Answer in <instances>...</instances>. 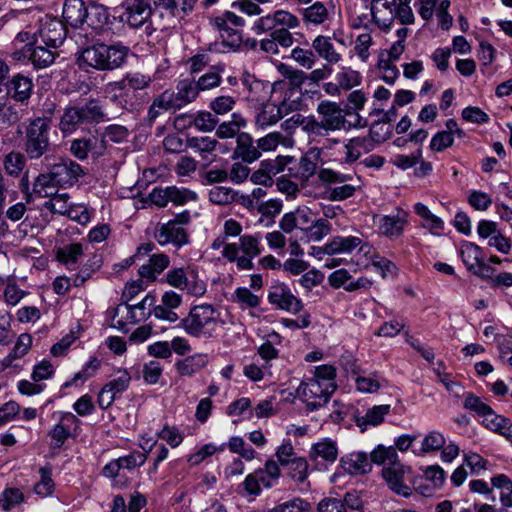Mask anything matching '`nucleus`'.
<instances>
[{
    "label": "nucleus",
    "instance_id": "obj_1",
    "mask_svg": "<svg viewBox=\"0 0 512 512\" xmlns=\"http://www.w3.org/2000/svg\"><path fill=\"white\" fill-rule=\"evenodd\" d=\"M129 51V47L121 43L90 45L77 53V64L80 70L87 73L113 71L126 63Z\"/></svg>",
    "mask_w": 512,
    "mask_h": 512
},
{
    "label": "nucleus",
    "instance_id": "obj_2",
    "mask_svg": "<svg viewBox=\"0 0 512 512\" xmlns=\"http://www.w3.org/2000/svg\"><path fill=\"white\" fill-rule=\"evenodd\" d=\"M51 119L36 117L29 121L24 130L23 150L31 161L44 157L48 160L51 151L50 142Z\"/></svg>",
    "mask_w": 512,
    "mask_h": 512
},
{
    "label": "nucleus",
    "instance_id": "obj_3",
    "mask_svg": "<svg viewBox=\"0 0 512 512\" xmlns=\"http://www.w3.org/2000/svg\"><path fill=\"white\" fill-rule=\"evenodd\" d=\"M105 114L100 102L89 99L84 105H71L64 109L58 128L64 137L71 135L83 124L103 121Z\"/></svg>",
    "mask_w": 512,
    "mask_h": 512
},
{
    "label": "nucleus",
    "instance_id": "obj_4",
    "mask_svg": "<svg viewBox=\"0 0 512 512\" xmlns=\"http://www.w3.org/2000/svg\"><path fill=\"white\" fill-rule=\"evenodd\" d=\"M182 327L193 337H213L219 330L222 321L220 313L209 304L196 305L181 320Z\"/></svg>",
    "mask_w": 512,
    "mask_h": 512
},
{
    "label": "nucleus",
    "instance_id": "obj_5",
    "mask_svg": "<svg viewBox=\"0 0 512 512\" xmlns=\"http://www.w3.org/2000/svg\"><path fill=\"white\" fill-rule=\"evenodd\" d=\"M320 120L313 116L303 121V129L315 136H326L330 131L346 129V119L340 106L328 100L321 101L317 106Z\"/></svg>",
    "mask_w": 512,
    "mask_h": 512
},
{
    "label": "nucleus",
    "instance_id": "obj_6",
    "mask_svg": "<svg viewBox=\"0 0 512 512\" xmlns=\"http://www.w3.org/2000/svg\"><path fill=\"white\" fill-rule=\"evenodd\" d=\"M262 252L260 240L254 235H243L239 243H229L224 246L222 256L230 262H236L239 270H251L254 265L252 259Z\"/></svg>",
    "mask_w": 512,
    "mask_h": 512
},
{
    "label": "nucleus",
    "instance_id": "obj_7",
    "mask_svg": "<svg viewBox=\"0 0 512 512\" xmlns=\"http://www.w3.org/2000/svg\"><path fill=\"white\" fill-rule=\"evenodd\" d=\"M166 282L192 296H202L206 292V285L198 276L196 269L190 265L173 268L166 274Z\"/></svg>",
    "mask_w": 512,
    "mask_h": 512
},
{
    "label": "nucleus",
    "instance_id": "obj_8",
    "mask_svg": "<svg viewBox=\"0 0 512 512\" xmlns=\"http://www.w3.org/2000/svg\"><path fill=\"white\" fill-rule=\"evenodd\" d=\"M60 188L67 189L75 185L85 175L83 167L70 158L62 157L51 164L47 170Z\"/></svg>",
    "mask_w": 512,
    "mask_h": 512
},
{
    "label": "nucleus",
    "instance_id": "obj_9",
    "mask_svg": "<svg viewBox=\"0 0 512 512\" xmlns=\"http://www.w3.org/2000/svg\"><path fill=\"white\" fill-rule=\"evenodd\" d=\"M318 178L326 183H343V185L333 187L328 190V199L331 201H343L352 197L357 187L352 184H346L353 179L352 174L336 172L332 169L323 168L318 172Z\"/></svg>",
    "mask_w": 512,
    "mask_h": 512
},
{
    "label": "nucleus",
    "instance_id": "obj_10",
    "mask_svg": "<svg viewBox=\"0 0 512 512\" xmlns=\"http://www.w3.org/2000/svg\"><path fill=\"white\" fill-rule=\"evenodd\" d=\"M318 380L308 379L302 382L297 389L299 398L306 404V407L310 411H314L324 406L333 390L321 385Z\"/></svg>",
    "mask_w": 512,
    "mask_h": 512
},
{
    "label": "nucleus",
    "instance_id": "obj_11",
    "mask_svg": "<svg viewBox=\"0 0 512 512\" xmlns=\"http://www.w3.org/2000/svg\"><path fill=\"white\" fill-rule=\"evenodd\" d=\"M41 42L49 48H57L66 38V29L63 23L49 16L39 21V28L34 34Z\"/></svg>",
    "mask_w": 512,
    "mask_h": 512
},
{
    "label": "nucleus",
    "instance_id": "obj_12",
    "mask_svg": "<svg viewBox=\"0 0 512 512\" xmlns=\"http://www.w3.org/2000/svg\"><path fill=\"white\" fill-rule=\"evenodd\" d=\"M131 382V375L127 370L118 372V377L106 383L98 394V405L101 409H108L117 397L125 392Z\"/></svg>",
    "mask_w": 512,
    "mask_h": 512
},
{
    "label": "nucleus",
    "instance_id": "obj_13",
    "mask_svg": "<svg viewBox=\"0 0 512 512\" xmlns=\"http://www.w3.org/2000/svg\"><path fill=\"white\" fill-rule=\"evenodd\" d=\"M125 11L121 20L132 28H139L145 24L152 14V9L147 0H126Z\"/></svg>",
    "mask_w": 512,
    "mask_h": 512
},
{
    "label": "nucleus",
    "instance_id": "obj_14",
    "mask_svg": "<svg viewBox=\"0 0 512 512\" xmlns=\"http://www.w3.org/2000/svg\"><path fill=\"white\" fill-rule=\"evenodd\" d=\"M69 151L75 158L81 161L87 159L89 153L94 158H98L105 152V141L99 140L95 136L76 138L70 142Z\"/></svg>",
    "mask_w": 512,
    "mask_h": 512
},
{
    "label": "nucleus",
    "instance_id": "obj_15",
    "mask_svg": "<svg viewBox=\"0 0 512 512\" xmlns=\"http://www.w3.org/2000/svg\"><path fill=\"white\" fill-rule=\"evenodd\" d=\"M241 82L247 91L248 102L260 105L268 102L272 93L269 82L259 80L248 72L243 73Z\"/></svg>",
    "mask_w": 512,
    "mask_h": 512
},
{
    "label": "nucleus",
    "instance_id": "obj_16",
    "mask_svg": "<svg viewBox=\"0 0 512 512\" xmlns=\"http://www.w3.org/2000/svg\"><path fill=\"white\" fill-rule=\"evenodd\" d=\"M15 60L28 58L35 69H43L50 66L55 60V53L49 47L42 45L32 46L27 44L22 51L13 53Z\"/></svg>",
    "mask_w": 512,
    "mask_h": 512
},
{
    "label": "nucleus",
    "instance_id": "obj_17",
    "mask_svg": "<svg viewBox=\"0 0 512 512\" xmlns=\"http://www.w3.org/2000/svg\"><path fill=\"white\" fill-rule=\"evenodd\" d=\"M409 470V467L404 466L399 462L397 456L395 461H391L388 466L383 468L382 475L394 492L404 497H408L411 494V490L404 484L403 479Z\"/></svg>",
    "mask_w": 512,
    "mask_h": 512
},
{
    "label": "nucleus",
    "instance_id": "obj_18",
    "mask_svg": "<svg viewBox=\"0 0 512 512\" xmlns=\"http://www.w3.org/2000/svg\"><path fill=\"white\" fill-rule=\"evenodd\" d=\"M407 217L408 214L405 211L398 210L395 215L376 216L374 222L378 225L381 234L390 239H395L402 235L408 224Z\"/></svg>",
    "mask_w": 512,
    "mask_h": 512
},
{
    "label": "nucleus",
    "instance_id": "obj_19",
    "mask_svg": "<svg viewBox=\"0 0 512 512\" xmlns=\"http://www.w3.org/2000/svg\"><path fill=\"white\" fill-rule=\"evenodd\" d=\"M268 300L278 308L293 314L299 313L303 308L301 300L295 297L284 284L272 287V290L268 294Z\"/></svg>",
    "mask_w": 512,
    "mask_h": 512
},
{
    "label": "nucleus",
    "instance_id": "obj_20",
    "mask_svg": "<svg viewBox=\"0 0 512 512\" xmlns=\"http://www.w3.org/2000/svg\"><path fill=\"white\" fill-rule=\"evenodd\" d=\"M288 110L286 101H283L279 106L268 102L262 104L259 112L255 116L256 128L265 130L276 124L288 113Z\"/></svg>",
    "mask_w": 512,
    "mask_h": 512
},
{
    "label": "nucleus",
    "instance_id": "obj_21",
    "mask_svg": "<svg viewBox=\"0 0 512 512\" xmlns=\"http://www.w3.org/2000/svg\"><path fill=\"white\" fill-rule=\"evenodd\" d=\"M261 157L257 148V141L247 132L237 134L236 147L233 151V158L241 159L243 163H253Z\"/></svg>",
    "mask_w": 512,
    "mask_h": 512
},
{
    "label": "nucleus",
    "instance_id": "obj_22",
    "mask_svg": "<svg viewBox=\"0 0 512 512\" xmlns=\"http://www.w3.org/2000/svg\"><path fill=\"white\" fill-rule=\"evenodd\" d=\"M154 237L160 245L173 244L181 247L188 243V234L186 230L174 223L167 222L162 224L154 233Z\"/></svg>",
    "mask_w": 512,
    "mask_h": 512
},
{
    "label": "nucleus",
    "instance_id": "obj_23",
    "mask_svg": "<svg viewBox=\"0 0 512 512\" xmlns=\"http://www.w3.org/2000/svg\"><path fill=\"white\" fill-rule=\"evenodd\" d=\"M10 97L20 103H27L33 91L32 79L20 73L6 81Z\"/></svg>",
    "mask_w": 512,
    "mask_h": 512
},
{
    "label": "nucleus",
    "instance_id": "obj_24",
    "mask_svg": "<svg viewBox=\"0 0 512 512\" xmlns=\"http://www.w3.org/2000/svg\"><path fill=\"white\" fill-rule=\"evenodd\" d=\"M340 465L350 475H361L371 470V463L365 452H352L342 456Z\"/></svg>",
    "mask_w": 512,
    "mask_h": 512
},
{
    "label": "nucleus",
    "instance_id": "obj_25",
    "mask_svg": "<svg viewBox=\"0 0 512 512\" xmlns=\"http://www.w3.org/2000/svg\"><path fill=\"white\" fill-rule=\"evenodd\" d=\"M88 7L83 0H66L62 16L72 27H81L87 20Z\"/></svg>",
    "mask_w": 512,
    "mask_h": 512
},
{
    "label": "nucleus",
    "instance_id": "obj_26",
    "mask_svg": "<svg viewBox=\"0 0 512 512\" xmlns=\"http://www.w3.org/2000/svg\"><path fill=\"white\" fill-rule=\"evenodd\" d=\"M330 4L327 6L325 3L316 1L308 7L298 9L299 14L302 16L303 22L308 25L319 26L324 24L330 17Z\"/></svg>",
    "mask_w": 512,
    "mask_h": 512
},
{
    "label": "nucleus",
    "instance_id": "obj_27",
    "mask_svg": "<svg viewBox=\"0 0 512 512\" xmlns=\"http://www.w3.org/2000/svg\"><path fill=\"white\" fill-rule=\"evenodd\" d=\"M312 48L315 55L325 60L328 65L337 64L342 59L341 54L336 51L331 38L328 36L318 35L312 41Z\"/></svg>",
    "mask_w": 512,
    "mask_h": 512
},
{
    "label": "nucleus",
    "instance_id": "obj_28",
    "mask_svg": "<svg viewBox=\"0 0 512 512\" xmlns=\"http://www.w3.org/2000/svg\"><path fill=\"white\" fill-rule=\"evenodd\" d=\"M214 25L217 27L220 38L222 39L221 45L223 49L220 52L235 51L240 47L242 43L240 31L226 25L225 21L221 20L220 17L214 19Z\"/></svg>",
    "mask_w": 512,
    "mask_h": 512
},
{
    "label": "nucleus",
    "instance_id": "obj_29",
    "mask_svg": "<svg viewBox=\"0 0 512 512\" xmlns=\"http://www.w3.org/2000/svg\"><path fill=\"white\" fill-rule=\"evenodd\" d=\"M81 243H69L56 250V259L69 270H76L83 256Z\"/></svg>",
    "mask_w": 512,
    "mask_h": 512
},
{
    "label": "nucleus",
    "instance_id": "obj_30",
    "mask_svg": "<svg viewBox=\"0 0 512 512\" xmlns=\"http://www.w3.org/2000/svg\"><path fill=\"white\" fill-rule=\"evenodd\" d=\"M155 300L154 295L147 294L145 298L136 305L126 304L124 306L127 312L126 320L135 324L148 318L152 313L151 307L155 304Z\"/></svg>",
    "mask_w": 512,
    "mask_h": 512
},
{
    "label": "nucleus",
    "instance_id": "obj_31",
    "mask_svg": "<svg viewBox=\"0 0 512 512\" xmlns=\"http://www.w3.org/2000/svg\"><path fill=\"white\" fill-rule=\"evenodd\" d=\"M199 92L200 89L198 88L197 82L194 79L185 78L178 81L174 96L180 108H182L196 100Z\"/></svg>",
    "mask_w": 512,
    "mask_h": 512
},
{
    "label": "nucleus",
    "instance_id": "obj_32",
    "mask_svg": "<svg viewBox=\"0 0 512 512\" xmlns=\"http://www.w3.org/2000/svg\"><path fill=\"white\" fill-rule=\"evenodd\" d=\"M208 363L206 354H194L176 362L175 367L181 376L190 377L204 368Z\"/></svg>",
    "mask_w": 512,
    "mask_h": 512
},
{
    "label": "nucleus",
    "instance_id": "obj_33",
    "mask_svg": "<svg viewBox=\"0 0 512 512\" xmlns=\"http://www.w3.org/2000/svg\"><path fill=\"white\" fill-rule=\"evenodd\" d=\"M57 188H60L59 185L54 182L51 174L47 171L35 178L32 193L39 198H52L57 194Z\"/></svg>",
    "mask_w": 512,
    "mask_h": 512
},
{
    "label": "nucleus",
    "instance_id": "obj_34",
    "mask_svg": "<svg viewBox=\"0 0 512 512\" xmlns=\"http://www.w3.org/2000/svg\"><path fill=\"white\" fill-rule=\"evenodd\" d=\"M362 243V240L356 236H335L326 244L328 255L338 253H350Z\"/></svg>",
    "mask_w": 512,
    "mask_h": 512
},
{
    "label": "nucleus",
    "instance_id": "obj_35",
    "mask_svg": "<svg viewBox=\"0 0 512 512\" xmlns=\"http://www.w3.org/2000/svg\"><path fill=\"white\" fill-rule=\"evenodd\" d=\"M85 24L96 33L103 31L109 20L107 9L102 5L92 4L88 7Z\"/></svg>",
    "mask_w": 512,
    "mask_h": 512
},
{
    "label": "nucleus",
    "instance_id": "obj_36",
    "mask_svg": "<svg viewBox=\"0 0 512 512\" xmlns=\"http://www.w3.org/2000/svg\"><path fill=\"white\" fill-rule=\"evenodd\" d=\"M356 388L361 393H375L387 384L377 372L360 374L355 377Z\"/></svg>",
    "mask_w": 512,
    "mask_h": 512
},
{
    "label": "nucleus",
    "instance_id": "obj_37",
    "mask_svg": "<svg viewBox=\"0 0 512 512\" xmlns=\"http://www.w3.org/2000/svg\"><path fill=\"white\" fill-rule=\"evenodd\" d=\"M338 456V449L334 441L325 439L315 443L310 451V458L316 460L322 458L326 462L334 463Z\"/></svg>",
    "mask_w": 512,
    "mask_h": 512
},
{
    "label": "nucleus",
    "instance_id": "obj_38",
    "mask_svg": "<svg viewBox=\"0 0 512 512\" xmlns=\"http://www.w3.org/2000/svg\"><path fill=\"white\" fill-rule=\"evenodd\" d=\"M32 345V337L28 333H22L17 338L12 351L3 359L4 368L12 366L14 360L22 358L26 355Z\"/></svg>",
    "mask_w": 512,
    "mask_h": 512
},
{
    "label": "nucleus",
    "instance_id": "obj_39",
    "mask_svg": "<svg viewBox=\"0 0 512 512\" xmlns=\"http://www.w3.org/2000/svg\"><path fill=\"white\" fill-rule=\"evenodd\" d=\"M225 70L224 64L211 66L209 71L199 77L196 81L200 91H206L218 87L222 81V73Z\"/></svg>",
    "mask_w": 512,
    "mask_h": 512
},
{
    "label": "nucleus",
    "instance_id": "obj_40",
    "mask_svg": "<svg viewBox=\"0 0 512 512\" xmlns=\"http://www.w3.org/2000/svg\"><path fill=\"white\" fill-rule=\"evenodd\" d=\"M26 159L27 156L19 151L9 152L3 159L5 172L13 177L21 176L26 166Z\"/></svg>",
    "mask_w": 512,
    "mask_h": 512
},
{
    "label": "nucleus",
    "instance_id": "obj_41",
    "mask_svg": "<svg viewBox=\"0 0 512 512\" xmlns=\"http://www.w3.org/2000/svg\"><path fill=\"white\" fill-rule=\"evenodd\" d=\"M102 257L98 254H93L86 263L81 267L79 272L73 278V286L80 287L88 279L91 278L94 272H96L102 266Z\"/></svg>",
    "mask_w": 512,
    "mask_h": 512
},
{
    "label": "nucleus",
    "instance_id": "obj_42",
    "mask_svg": "<svg viewBox=\"0 0 512 512\" xmlns=\"http://www.w3.org/2000/svg\"><path fill=\"white\" fill-rule=\"evenodd\" d=\"M463 407L466 410L472 411L482 417L483 421L488 417H491V415H494V410L488 404L483 402L480 397L471 392L465 393Z\"/></svg>",
    "mask_w": 512,
    "mask_h": 512
},
{
    "label": "nucleus",
    "instance_id": "obj_43",
    "mask_svg": "<svg viewBox=\"0 0 512 512\" xmlns=\"http://www.w3.org/2000/svg\"><path fill=\"white\" fill-rule=\"evenodd\" d=\"M186 146L194 152L199 153L202 157L216 150L218 141L210 136H194L186 140Z\"/></svg>",
    "mask_w": 512,
    "mask_h": 512
},
{
    "label": "nucleus",
    "instance_id": "obj_44",
    "mask_svg": "<svg viewBox=\"0 0 512 512\" xmlns=\"http://www.w3.org/2000/svg\"><path fill=\"white\" fill-rule=\"evenodd\" d=\"M390 405H375L370 408L363 417L357 419L356 423L359 427L368 425L377 426L381 424L384 417L389 414Z\"/></svg>",
    "mask_w": 512,
    "mask_h": 512
},
{
    "label": "nucleus",
    "instance_id": "obj_45",
    "mask_svg": "<svg viewBox=\"0 0 512 512\" xmlns=\"http://www.w3.org/2000/svg\"><path fill=\"white\" fill-rule=\"evenodd\" d=\"M483 424L486 428L506 438L512 437V422L509 418L503 415H499L494 412V415H491V417H488L483 421Z\"/></svg>",
    "mask_w": 512,
    "mask_h": 512
},
{
    "label": "nucleus",
    "instance_id": "obj_46",
    "mask_svg": "<svg viewBox=\"0 0 512 512\" xmlns=\"http://www.w3.org/2000/svg\"><path fill=\"white\" fill-rule=\"evenodd\" d=\"M414 212L424 220L423 226L431 232L443 230L444 222L442 219L434 215L426 205L416 203Z\"/></svg>",
    "mask_w": 512,
    "mask_h": 512
},
{
    "label": "nucleus",
    "instance_id": "obj_47",
    "mask_svg": "<svg viewBox=\"0 0 512 512\" xmlns=\"http://www.w3.org/2000/svg\"><path fill=\"white\" fill-rule=\"evenodd\" d=\"M288 469L289 477L297 483H303L308 477L309 465L305 458L294 457L285 465Z\"/></svg>",
    "mask_w": 512,
    "mask_h": 512
},
{
    "label": "nucleus",
    "instance_id": "obj_48",
    "mask_svg": "<svg viewBox=\"0 0 512 512\" xmlns=\"http://www.w3.org/2000/svg\"><path fill=\"white\" fill-rule=\"evenodd\" d=\"M336 369L332 365H320L315 368L314 376L310 380H318L321 385L335 391L337 385L335 383Z\"/></svg>",
    "mask_w": 512,
    "mask_h": 512
},
{
    "label": "nucleus",
    "instance_id": "obj_49",
    "mask_svg": "<svg viewBox=\"0 0 512 512\" xmlns=\"http://www.w3.org/2000/svg\"><path fill=\"white\" fill-rule=\"evenodd\" d=\"M481 252V248L471 242H466L462 246L460 254L463 263L469 271H472L475 268V265H478L479 262H481Z\"/></svg>",
    "mask_w": 512,
    "mask_h": 512
},
{
    "label": "nucleus",
    "instance_id": "obj_50",
    "mask_svg": "<svg viewBox=\"0 0 512 512\" xmlns=\"http://www.w3.org/2000/svg\"><path fill=\"white\" fill-rule=\"evenodd\" d=\"M232 298L241 309L256 308L260 304V298L246 287L237 288Z\"/></svg>",
    "mask_w": 512,
    "mask_h": 512
},
{
    "label": "nucleus",
    "instance_id": "obj_51",
    "mask_svg": "<svg viewBox=\"0 0 512 512\" xmlns=\"http://www.w3.org/2000/svg\"><path fill=\"white\" fill-rule=\"evenodd\" d=\"M269 512H313V509L310 502L296 497L275 506Z\"/></svg>",
    "mask_w": 512,
    "mask_h": 512
},
{
    "label": "nucleus",
    "instance_id": "obj_52",
    "mask_svg": "<svg viewBox=\"0 0 512 512\" xmlns=\"http://www.w3.org/2000/svg\"><path fill=\"white\" fill-rule=\"evenodd\" d=\"M236 192L229 187L215 186L209 191V200L213 204L227 205L235 200Z\"/></svg>",
    "mask_w": 512,
    "mask_h": 512
},
{
    "label": "nucleus",
    "instance_id": "obj_53",
    "mask_svg": "<svg viewBox=\"0 0 512 512\" xmlns=\"http://www.w3.org/2000/svg\"><path fill=\"white\" fill-rule=\"evenodd\" d=\"M23 501L24 494L18 488L5 489L0 495V507L4 511H10Z\"/></svg>",
    "mask_w": 512,
    "mask_h": 512
},
{
    "label": "nucleus",
    "instance_id": "obj_54",
    "mask_svg": "<svg viewBox=\"0 0 512 512\" xmlns=\"http://www.w3.org/2000/svg\"><path fill=\"white\" fill-rule=\"evenodd\" d=\"M397 456L398 455L394 447H384L379 445L371 452V460L369 461L370 463L373 462L377 465H385L386 467L391 461H395Z\"/></svg>",
    "mask_w": 512,
    "mask_h": 512
},
{
    "label": "nucleus",
    "instance_id": "obj_55",
    "mask_svg": "<svg viewBox=\"0 0 512 512\" xmlns=\"http://www.w3.org/2000/svg\"><path fill=\"white\" fill-rule=\"evenodd\" d=\"M330 231L331 224L329 221L324 218H319L314 221L305 232L309 240L317 242L328 235Z\"/></svg>",
    "mask_w": 512,
    "mask_h": 512
},
{
    "label": "nucleus",
    "instance_id": "obj_56",
    "mask_svg": "<svg viewBox=\"0 0 512 512\" xmlns=\"http://www.w3.org/2000/svg\"><path fill=\"white\" fill-rule=\"evenodd\" d=\"M169 202L175 205H184L188 201H195L197 194L186 188H178L176 186H168Z\"/></svg>",
    "mask_w": 512,
    "mask_h": 512
},
{
    "label": "nucleus",
    "instance_id": "obj_57",
    "mask_svg": "<svg viewBox=\"0 0 512 512\" xmlns=\"http://www.w3.org/2000/svg\"><path fill=\"white\" fill-rule=\"evenodd\" d=\"M445 443L446 439L442 433L438 431H431L423 438L421 451L423 453L438 451L444 447Z\"/></svg>",
    "mask_w": 512,
    "mask_h": 512
},
{
    "label": "nucleus",
    "instance_id": "obj_58",
    "mask_svg": "<svg viewBox=\"0 0 512 512\" xmlns=\"http://www.w3.org/2000/svg\"><path fill=\"white\" fill-rule=\"evenodd\" d=\"M70 195L68 193L55 194L49 201L45 202L44 206L54 214L66 215L69 206L68 203Z\"/></svg>",
    "mask_w": 512,
    "mask_h": 512
},
{
    "label": "nucleus",
    "instance_id": "obj_59",
    "mask_svg": "<svg viewBox=\"0 0 512 512\" xmlns=\"http://www.w3.org/2000/svg\"><path fill=\"white\" fill-rule=\"evenodd\" d=\"M129 135V131L125 126L112 124L105 128L102 138L99 140H104L105 145L107 142L121 143L127 139Z\"/></svg>",
    "mask_w": 512,
    "mask_h": 512
},
{
    "label": "nucleus",
    "instance_id": "obj_60",
    "mask_svg": "<svg viewBox=\"0 0 512 512\" xmlns=\"http://www.w3.org/2000/svg\"><path fill=\"white\" fill-rule=\"evenodd\" d=\"M280 72L289 81L290 86L293 88H300L303 84H308L307 73L302 70L282 65Z\"/></svg>",
    "mask_w": 512,
    "mask_h": 512
},
{
    "label": "nucleus",
    "instance_id": "obj_61",
    "mask_svg": "<svg viewBox=\"0 0 512 512\" xmlns=\"http://www.w3.org/2000/svg\"><path fill=\"white\" fill-rule=\"evenodd\" d=\"M291 57L295 60L300 66L306 69H311L316 62V55L314 49H304L300 47H295L291 51Z\"/></svg>",
    "mask_w": 512,
    "mask_h": 512
},
{
    "label": "nucleus",
    "instance_id": "obj_62",
    "mask_svg": "<svg viewBox=\"0 0 512 512\" xmlns=\"http://www.w3.org/2000/svg\"><path fill=\"white\" fill-rule=\"evenodd\" d=\"M235 104L236 100L234 97L221 95L210 102L209 108L217 115H224L232 111Z\"/></svg>",
    "mask_w": 512,
    "mask_h": 512
},
{
    "label": "nucleus",
    "instance_id": "obj_63",
    "mask_svg": "<svg viewBox=\"0 0 512 512\" xmlns=\"http://www.w3.org/2000/svg\"><path fill=\"white\" fill-rule=\"evenodd\" d=\"M194 127L203 132H210L214 130L218 124V120L211 112L199 111L194 113Z\"/></svg>",
    "mask_w": 512,
    "mask_h": 512
},
{
    "label": "nucleus",
    "instance_id": "obj_64",
    "mask_svg": "<svg viewBox=\"0 0 512 512\" xmlns=\"http://www.w3.org/2000/svg\"><path fill=\"white\" fill-rule=\"evenodd\" d=\"M337 82L342 89L349 90L360 84L361 76L357 71L351 68H343L341 72L337 74Z\"/></svg>",
    "mask_w": 512,
    "mask_h": 512
}]
</instances>
